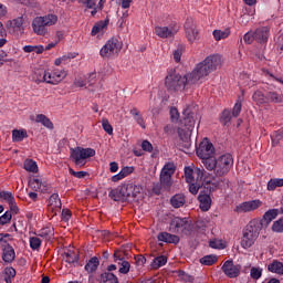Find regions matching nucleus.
<instances>
[{
  "mask_svg": "<svg viewBox=\"0 0 283 283\" xmlns=\"http://www.w3.org/2000/svg\"><path fill=\"white\" fill-rule=\"evenodd\" d=\"M196 83H198V80H196V73L193 71L184 76L180 73H176V71H170L165 78V85L168 92H185L186 87H191Z\"/></svg>",
  "mask_w": 283,
  "mask_h": 283,
  "instance_id": "f257e3e1",
  "label": "nucleus"
},
{
  "mask_svg": "<svg viewBox=\"0 0 283 283\" xmlns=\"http://www.w3.org/2000/svg\"><path fill=\"white\" fill-rule=\"evenodd\" d=\"M233 168V155L226 153L219 156L217 159H208L206 161V169L213 171L217 178L227 176Z\"/></svg>",
  "mask_w": 283,
  "mask_h": 283,
  "instance_id": "f03ea898",
  "label": "nucleus"
},
{
  "mask_svg": "<svg viewBox=\"0 0 283 283\" xmlns=\"http://www.w3.org/2000/svg\"><path fill=\"white\" fill-rule=\"evenodd\" d=\"M193 109H196V106L190 105L182 111L184 118L180 120V124L184 128H178L179 138L186 143L187 148L191 145L189 139L191 138V132L196 127V119L193 118L196 112Z\"/></svg>",
  "mask_w": 283,
  "mask_h": 283,
  "instance_id": "7ed1b4c3",
  "label": "nucleus"
},
{
  "mask_svg": "<svg viewBox=\"0 0 283 283\" xmlns=\"http://www.w3.org/2000/svg\"><path fill=\"white\" fill-rule=\"evenodd\" d=\"M222 65V56L219 54H212L207 56L202 62L198 63L192 70L195 72V81H200L206 76H209L211 72H216L218 67Z\"/></svg>",
  "mask_w": 283,
  "mask_h": 283,
  "instance_id": "20e7f679",
  "label": "nucleus"
},
{
  "mask_svg": "<svg viewBox=\"0 0 283 283\" xmlns=\"http://www.w3.org/2000/svg\"><path fill=\"white\" fill-rule=\"evenodd\" d=\"M262 231V221L258 219L251 220L243 229V237L241 239L242 249H251L255 244V240L260 238Z\"/></svg>",
  "mask_w": 283,
  "mask_h": 283,
  "instance_id": "39448f33",
  "label": "nucleus"
},
{
  "mask_svg": "<svg viewBox=\"0 0 283 283\" xmlns=\"http://www.w3.org/2000/svg\"><path fill=\"white\" fill-rule=\"evenodd\" d=\"M70 151L71 159L78 167L85 166L87 158H94V156H96V150L94 148H83L77 146L75 148H71Z\"/></svg>",
  "mask_w": 283,
  "mask_h": 283,
  "instance_id": "423d86ee",
  "label": "nucleus"
},
{
  "mask_svg": "<svg viewBox=\"0 0 283 283\" xmlns=\"http://www.w3.org/2000/svg\"><path fill=\"white\" fill-rule=\"evenodd\" d=\"M197 156L201 158L202 164L207 167V160H213V156L216 155V147L213 144L209 142V138H205L197 147Z\"/></svg>",
  "mask_w": 283,
  "mask_h": 283,
  "instance_id": "0eeeda50",
  "label": "nucleus"
},
{
  "mask_svg": "<svg viewBox=\"0 0 283 283\" xmlns=\"http://www.w3.org/2000/svg\"><path fill=\"white\" fill-rule=\"evenodd\" d=\"M120 50H123V42L116 38H112L101 49L99 54L103 59H112V56H116Z\"/></svg>",
  "mask_w": 283,
  "mask_h": 283,
  "instance_id": "6e6552de",
  "label": "nucleus"
},
{
  "mask_svg": "<svg viewBox=\"0 0 283 283\" xmlns=\"http://www.w3.org/2000/svg\"><path fill=\"white\" fill-rule=\"evenodd\" d=\"M169 229L172 233L189 235L191 233V222L187 218L175 217L170 221Z\"/></svg>",
  "mask_w": 283,
  "mask_h": 283,
  "instance_id": "1a4fd4ad",
  "label": "nucleus"
},
{
  "mask_svg": "<svg viewBox=\"0 0 283 283\" xmlns=\"http://www.w3.org/2000/svg\"><path fill=\"white\" fill-rule=\"evenodd\" d=\"M185 36L188 43H196L200 39V31L193 18H188L184 24Z\"/></svg>",
  "mask_w": 283,
  "mask_h": 283,
  "instance_id": "9d476101",
  "label": "nucleus"
},
{
  "mask_svg": "<svg viewBox=\"0 0 283 283\" xmlns=\"http://www.w3.org/2000/svg\"><path fill=\"white\" fill-rule=\"evenodd\" d=\"M67 76V71L54 69L53 71H46V73L43 74V78L45 80V83H49V85H59L61 81H63Z\"/></svg>",
  "mask_w": 283,
  "mask_h": 283,
  "instance_id": "9b49d317",
  "label": "nucleus"
},
{
  "mask_svg": "<svg viewBox=\"0 0 283 283\" xmlns=\"http://www.w3.org/2000/svg\"><path fill=\"white\" fill-rule=\"evenodd\" d=\"M29 187L33 191H40V193H52V185H50L45 179H29Z\"/></svg>",
  "mask_w": 283,
  "mask_h": 283,
  "instance_id": "f8f14e48",
  "label": "nucleus"
},
{
  "mask_svg": "<svg viewBox=\"0 0 283 283\" xmlns=\"http://www.w3.org/2000/svg\"><path fill=\"white\" fill-rule=\"evenodd\" d=\"M222 271L227 277H238L240 275V271H242V265L240 264H233L232 260H228L222 265Z\"/></svg>",
  "mask_w": 283,
  "mask_h": 283,
  "instance_id": "ddd939ff",
  "label": "nucleus"
},
{
  "mask_svg": "<svg viewBox=\"0 0 283 283\" xmlns=\"http://www.w3.org/2000/svg\"><path fill=\"white\" fill-rule=\"evenodd\" d=\"M262 207V202L256 199L252 201H244L235 207L234 211L237 213H249L250 211H255V209H260Z\"/></svg>",
  "mask_w": 283,
  "mask_h": 283,
  "instance_id": "4468645a",
  "label": "nucleus"
},
{
  "mask_svg": "<svg viewBox=\"0 0 283 283\" xmlns=\"http://www.w3.org/2000/svg\"><path fill=\"white\" fill-rule=\"evenodd\" d=\"M23 22H24L23 17H18L13 20H9L6 24L7 30H9L11 34H23L25 30L23 28Z\"/></svg>",
  "mask_w": 283,
  "mask_h": 283,
  "instance_id": "2eb2a0df",
  "label": "nucleus"
},
{
  "mask_svg": "<svg viewBox=\"0 0 283 283\" xmlns=\"http://www.w3.org/2000/svg\"><path fill=\"white\" fill-rule=\"evenodd\" d=\"M109 198L114 200L115 202H125V200L129 199V196L127 195V186L126 184L123 186H119L116 189H113L109 192Z\"/></svg>",
  "mask_w": 283,
  "mask_h": 283,
  "instance_id": "dca6fc26",
  "label": "nucleus"
},
{
  "mask_svg": "<svg viewBox=\"0 0 283 283\" xmlns=\"http://www.w3.org/2000/svg\"><path fill=\"white\" fill-rule=\"evenodd\" d=\"M171 185H174L171 178H160L158 181L153 184V191L156 196H160V192L169 190Z\"/></svg>",
  "mask_w": 283,
  "mask_h": 283,
  "instance_id": "f3484780",
  "label": "nucleus"
},
{
  "mask_svg": "<svg viewBox=\"0 0 283 283\" xmlns=\"http://www.w3.org/2000/svg\"><path fill=\"white\" fill-rule=\"evenodd\" d=\"M178 30H176L172 25L169 27H155V34L159 36V39H171V36H176Z\"/></svg>",
  "mask_w": 283,
  "mask_h": 283,
  "instance_id": "a211bd4d",
  "label": "nucleus"
},
{
  "mask_svg": "<svg viewBox=\"0 0 283 283\" xmlns=\"http://www.w3.org/2000/svg\"><path fill=\"white\" fill-rule=\"evenodd\" d=\"M33 32L39 36H45L48 34V27L41 17H36L32 21Z\"/></svg>",
  "mask_w": 283,
  "mask_h": 283,
  "instance_id": "6ab92c4d",
  "label": "nucleus"
},
{
  "mask_svg": "<svg viewBox=\"0 0 283 283\" xmlns=\"http://www.w3.org/2000/svg\"><path fill=\"white\" fill-rule=\"evenodd\" d=\"M185 178H205V168L196 167L195 165L184 168Z\"/></svg>",
  "mask_w": 283,
  "mask_h": 283,
  "instance_id": "aec40b11",
  "label": "nucleus"
},
{
  "mask_svg": "<svg viewBox=\"0 0 283 283\" xmlns=\"http://www.w3.org/2000/svg\"><path fill=\"white\" fill-rule=\"evenodd\" d=\"M269 32H271L269 27L258 28L254 31V41H256V43H266V41H269Z\"/></svg>",
  "mask_w": 283,
  "mask_h": 283,
  "instance_id": "412c9836",
  "label": "nucleus"
},
{
  "mask_svg": "<svg viewBox=\"0 0 283 283\" xmlns=\"http://www.w3.org/2000/svg\"><path fill=\"white\" fill-rule=\"evenodd\" d=\"M17 258V252L12 245L7 244L2 249V260L6 264H12L13 260Z\"/></svg>",
  "mask_w": 283,
  "mask_h": 283,
  "instance_id": "4be33fe9",
  "label": "nucleus"
},
{
  "mask_svg": "<svg viewBox=\"0 0 283 283\" xmlns=\"http://www.w3.org/2000/svg\"><path fill=\"white\" fill-rule=\"evenodd\" d=\"M61 207H63V203H61V198H59V193L51 195L49 199V209L56 216L59 211H61Z\"/></svg>",
  "mask_w": 283,
  "mask_h": 283,
  "instance_id": "5701e85b",
  "label": "nucleus"
},
{
  "mask_svg": "<svg viewBox=\"0 0 283 283\" xmlns=\"http://www.w3.org/2000/svg\"><path fill=\"white\" fill-rule=\"evenodd\" d=\"M199 207L201 211H209L211 209V196L206 192H200L198 196Z\"/></svg>",
  "mask_w": 283,
  "mask_h": 283,
  "instance_id": "b1692460",
  "label": "nucleus"
},
{
  "mask_svg": "<svg viewBox=\"0 0 283 283\" xmlns=\"http://www.w3.org/2000/svg\"><path fill=\"white\" fill-rule=\"evenodd\" d=\"M186 182L188 184V189L192 196H198V191H200V188L202 187V179L186 178Z\"/></svg>",
  "mask_w": 283,
  "mask_h": 283,
  "instance_id": "393cba45",
  "label": "nucleus"
},
{
  "mask_svg": "<svg viewBox=\"0 0 283 283\" xmlns=\"http://www.w3.org/2000/svg\"><path fill=\"white\" fill-rule=\"evenodd\" d=\"M157 238L159 242H167L168 244H178L180 242V237L168 232H160Z\"/></svg>",
  "mask_w": 283,
  "mask_h": 283,
  "instance_id": "a878e982",
  "label": "nucleus"
},
{
  "mask_svg": "<svg viewBox=\"0 0 283 283\" xmlns=\"http://www.w3.org/2000/svg\"><path fill=\"white\" fill-rule=\"evenodd\" d=\"M35 235H38V238H43V240H45L46 242H50V240L54 238V227L46 226L39 230L38 233H35Z\"/></svg>",
  "mask_w": 283,
  "mask_h": 283,
  "instance_id": "bb28decb",
  "label": "nucleus"
},
{
  "mask_svg": "<svg viewBox=\"0 0 283 283\" xmlns=\"http://www.w3.org/2000/svg\"><path fill=\"white\" fill-rule=\"evenodd\" d=\"M266 103H273L274 105H280L283 103V94L275 91H269L266 93Z\"/></svg>",
  "mask_w": 283,
  "mask_h": 283,
  "instance_id": "cd10ccee",
  "label": "nucleus"
},
{
  "mask_svg": "<svg viewBox=\"0 0 283 283\" xmlns=\"http://www.w3.org/2000/svg\"><path fill=\"white\" fill-rule=\"evenodd\" d=\"M14 277H17V270H14V268L12 266L6 268L1 273V279L6 283H12V280H14Z\"/></svg>",
  "mask_w": 283,
  "mask_h": 283,
  "instance_id": "c85d7f7f",
  "label": "nucleus"
},
{
  "mask_svg": "<svg viewBox=\"0 0 283 283\" xmlns=\"http://www.w3.org/2000/svg\"><path fill=\"white\" fill-rule=\"evenodd\" d=\"M176 174V165L174 163H167L161 169L160 178H171Z\"/></svg>",
  "mask_w": 283,
  "mask_h": 283,
  "instance_id": "c756f323",
  "label": "nucleus"
},
{
  "mask_svg": "<svg viewBox=\"0 0 283 283\" xmlns=\"http://www.w3.org/2000/svg\"><path fill=\"white\" fill-rule=\"evenodd\" d=\"M99 265H101V260H98L97 256H93L87 261L84 269L88 273H95V271H97Z\"/></svg>",
  "mask_w": 283,
  "mask_h": 283,
  "instance_id": "7c9ffc66",
  "label": "nucleus"
},
{
  "mask_svg": "<svg viewBox=\"0 0 283 283\" xmlns=\"http://www.w3.org/2000/svg\"><path fill=\"white\" fill-rule=\"evenodd\" d=\"M24 138H28V130L25 129H13L12 130V142L22 143Z\"/></svg>",
  "mask_w": 283,
  "mask_h": 283,
  "instance_id": "2f4dec72",
  "label": "nucleus"
},
{
  "mask_svg": "<svg viewBox=\"0 0 283 283\" xmlns=\"http://www.w3.org/2000/svg\"><path fill=\"white\" fill-rule=\"evenodd\" d=\"M126 189L128 198H136V196L143 191V187L134 184H126Z\"/></svg>",
  "mask_w": 283,
  "mask_h": 283,
  "instance_id": "473e14b6",
  "label": "nucleus"
},
{
  "mask_svg": "<svg viewBox=\"0 0 283 283\" xmlns=\"http://www.w3.org/2000/svg\"><path fill=\"white\" fill-rule=\"evenodd\" d=\"M23 167L25 171H29V174H38L39 172V165H36V161L34 159H25Z\"/></svg>",
  "mask_w": 283,
  "mask_h": 283,
  "instance_id": "72a5a7b5",
  "label": "nucleus"
},
{
  "mask_svg": "<svg viewBox=\"0 0 283 283\" xmlns=\"http://www.w3.org/2000/svg\"><path fill=\"white\" fill-rule=\"evenodd\" d=\"M272 147H277L281 143H283V128L275 130L271 134Z\"/></svg>",
  "mask_w": 283,
  "mask_h": 283,
  "instance_id": "f704fd0d",
  "label": "nucleus"
},
{
  "mask_svg": "<svg viewBox=\"0 0 283 283\" xmlns=\"http://www.w3.org/2000/svg\"><path fill=\"white\" fill-rule=\"evenodd\" d=\"M268 271H270V273H276L277 275H283V263L280 261H273L268 265Z\"/></svg>",
  "mask_w": 283,
  "mask_h": 283,
  "instance_id": "c9c22d12",
  "label": "nucleus"
},
{
  "mask_svg": "<svg viewBox=\"0 0 283 283\" xmlns=\"http://www.w3.org/2000/svg\"><path fill=\"white\" fill-rule=\"evenodd\" d=\"M186 200H185V195L182 193H178L175 195L174 197H171L170 199V205L175 208V209H180V207H182L185 205Z\"/></svg>",
  "mask_w": 283,
  "mask_h": 283,
  "instance_id": "e433bc0d",
  "label": "nucleus"
},
{
  "mask_svg": "<svg viewBox=\"0 0 283 283\" xmlns=\"http://www.w3.org/2000/svg\"><path fill=\"white\" fill-rule=\"evenodd\" d=\"M35 123H41V125H43L48 129H54V124L52 123V120H50V118H48V116L43 114L36 115Z\"/></svg>",
  "mask_w": 283,
  "mask_h": 283,
  "instance_id": "4c0bfd02",
  "label": "nucleus"
},
{
  "mask_svg": "<svg viewBox=\"0 0 283 283\" xmlns=\"http://www.w3.org/2000/svg\"><path fill=\"white\" fill-rule=\"evenodd\" d=\"M280 216L279 209H270L263 214V220L266 222V224H271L275 218Z\"/></svg>",
  "mask_w": 283,
  "mask_h": 283,
  "instance_id": "58836bf2",
  "label": "nucleus"
},
{
  "mask_svg": "<svg viewBox=\"0 0 283 283\" xmlns=\"http://www.w3.org/2000/svg\"><path fill=\"white\" fill-rule=\"evenodd\" d=\"M109 23V20H101L99 22H96L95 25H93L91 34L92 36H96V34H98V32H101L102 30H105V28H107V24Z\"/></svg>",
  "mask_w": 283,
  "mask_h": 283,
  "instance_id": "ea45409f",
  "label": "nucleus"
},
{
  "mask_svg": "<svg viewBox=\"0 0 283 283\" xmlns=\"http://www.w3.org/2000/svg\"><path fill=\"white\" fill-rule=\"evenodd\" d=\"M101 283H118V276L112 272L101 274Z\"/></svg>",
  "mask_w": 283,
  "mask_h": 283,
  "instance_id": "a19ab883",
  "label": "nucleus"
},
{
  "mask_svg": "<svg viewBox=\"0 0 283 283\" xmlns=\"http://www.w3.org/2000/svg\"><path fill=\"white\" fill-rule=\"evenodd\" d=\"M63 259L67 264H74L75 262H78V254L72 250H67L63 253Z\"/></svg>",
  "mask_w": 283,
  "mask_h": 283,
  "instance_id": "79ce46f5",
  "label": "nucleus"
},
{
  "mask_svg": "<svg viewBox=\"0 0 283 283\" xmlns=\"http://www.w3.org/2000/svg\"><path fill=\"white\" fill-rule=\"evenodd\" d=\"M41 19L44 20L46 28L56 25V23L59 22V15H56L54 13H49L46 15H43V17H41Z\"/></svg>",
  "mask_w": 283,
  "mask_h": 283,
  "instance_id": "37998d69",
  "label": "nucleus"
},
{
  "mask_svg": "<svg viewBox=\"0 0 283 283\" xmlns=\"http://www.w3.org/2000/svg\"><path fill=\"white\" fill-rule=\"evenodd\" d=\"M203 191L202 193H211L212 191H216L218 189V184L211 181V180H205L202 181Z\"/></svg>",
  "mask_w": 283,
  "mask_h": 283,
  "instance_id": "c03bdc74",
  "label": "nucleus"
},
{
  "mask_svg": "<svg viewBox=\"0 0 283 283\" xmlns=\"http://www.w3.org/2000/svg\"><path fill=\"white\" fill-rule=\"evenodd\" d=\"M165 264H167V256L160 255L153 260L150 266L154 270H158L160 266H165Z\"/></svg>",
  "mask_w": 283,
  "mask_h": 283,
  "instance_id": "a18cd8bd",
  "label": "nucleus"
},
{
  "mask_svg": "<svg viewBox=\"0 0 283 283\" xmlns=\"http://www.w3.org/2000/svg\"><path fill=\"white\" fill-rule=\"evenodd\" d=\"M252 98L256 103V105L266 104V94L264 95L262 91H255L252 95Z\"/></svg>",
  "mask_w": 283,
  "mask_h": 283,
  "instance_id": "49530a36",
  "label": "nucleus"
},
{
  "mask_svg": "<svg viewBox=\"0 0 283 283\" xmlns=\"http://www.w3.org/2000/svg\"><path fill=\"white\" fill-rule=\"evenodd\" d=\"M134 169L135 168L133 166H126L122 168L119 174L113 176L112 178H127V176H132V174H134Z\"/></svg>",
  "mask_w": 283,
  "mask_h": 283,
  "instance_id": "de8ad7c7",
  "label": "nucleus"
},
{
  "mask_svg": "<svg viewBox=\"0 0 283 283\" xmlns=\"http://www.w3.org/2000/svg\"><path fill=\"white\" fill-rule=\"evenodd\" d=\"M277 187H283V179H270L268 182V191H275Z\"/></svg>",
  "mask_w": 283,
  "mask_h": 283,
  "instance_id": "09e8293b",
  "label": "nucleus"
},
{
  "mask_svg": "<svg viewBox=\"0 0 283 283\" xmlns=\"http://www.w3.org/2000/svg\"><path fill=\"white\" fill-rule=\"evenodd\" d=\"M216 262H218V256L216 255H206L200 259V264H203V266H212Z\"/></svg>",
  "mask_w": 283,
  "mask_h": 283,
  "instance_id": "8fccbe9b",
  "label": "nucleus"
},
{
  "mask_svg": "<svg viewBox=\"0 0 283 283\" xmlns=\"http://www.w3.org/2000/svg\"><path fill=\"white\" fill-rule=\"evenodd\" d=\"M214 41H222V39H227V36H229V34H231V32L229 30H214L212 32Z\"/></svg>",
  "mask_w": 283,
  "mask_h": 283,
  "instance_id": "3c124183",
  "label": "nucleus"
},
{
  "mask_svg": "<svg viewBox=\"0 0 283 283\" xmlns=\"http://www.w3.org/2000/svg\"><path fill=\"white\" fill-rule=\"evenodd\" d=\"M102 127H103L104 132H106V134H108V136L114 135V127L112 126V124H109V120L107 118L102 119Z\"/></svg>",
  "mask_w": 283,
  "mask_h": 283,
  "instance_id": "603ef678",
  "label": "nucleus"
},
{
  "mask_svg": "<svg viewBox=\"0 0 283 283\" xmlns=\"http://www.w3.org/2000/svg\"><path fill=\"white\" fill-rule=\"evenodd\" d=\"M30 242V248L32 249V251H39V249H41V240L39 239V237H31L29 239Z\"/></svg>",
  "mask_w": 283,
  "mask_h": 283,
  "instance_id": "864d4df0",
  "label": "nucleus"
},
{
  "mask_svg": "<svg viewBox=\"0 0 283 283\" xmlns=\"http://www.w3.org/2000/svg\"><path fill=\"white\" fill-rule=\"evenodd\" d=\"M272 231L274 233H283V218L274 221L272 224Z\"/></svg>",
  "mask_w": 283,
  "mask_h": 283,
  "instance_id": "5fc2aeb1",
  "label": "nucleus"
},
{
  "mask_svg": "<svg viewBox=\"0 0 283 283\" xmlns=\"http://www.w3.org/2000/svg\"><path fill=\"white\" fill-rule=\"evenodd\" d=\"M118 264H120L119 273H122L123 275H127V273H129V269H132V264L129 263V261H122L118 262Z\"/></svg>",
  "mask_w": 283,
  "mask_h": 283,
  "instance_id": "6e6d98bb",
  "label": "nucleus"
},
{
  "mask_svg": "<svg viewBox=\"0 0 283 283\" xmlns=\"http://www.w3.org/2000/svg\"><path fill=\"white\" fill-rule=\"evenodd\" d=\"M220 122L227 125V123L231 122V111L224 109L221 114Z\"/></svg>",
  "mask_w": 283,
  "mask_h": 283,
  "instance_id": "4d7b16f0",
  "label": "nucleus"
},
{
  "mask_svg": "<svg viewBox=\"0 0 283 283\" xmlns=\"http://www.w3.org/2000/svg\"><path fill=\"white\" fill-rule=\"evenodd\" d=\"M69 174L73 176L74 178H85L90 176V172L87 171H75L74 169L70 168Z\"/></svg>",
  "mask_w": 283,
  "mask_h": 283,
  "instance_id": "13d9d810",
  "label": "nucleus"
},
{
  "mask_svg": "<svg viewBox=\"0 0 283 283\" xmlns=\"http://www.w3.org/2000/svg\"><path fill=\"white\" fill-rule=\"evenodd\" d=\"M250 275H251L252 280H260V277H262V269L252 268L250 270Z\"/></svg>",
  "mask_w": 283,
  "mask_h": 283,
  "instance_id": "bf43d9fd",
  "label": "nucleus"
},
{
  "mask_svg": "<svg viewBox=\"0 0 283 283\" xmlns=\"http://www.w3.org/2000/svg\"><path fill=\"white\" fill-rule=\"evenodd\" d=\"M77 2L82 3V6H85L87 10L96 8V0H77Z\"/></svg>",
  "mask_w": 283,
  "mask_h": 283,
  "instance_id": "052dcab7",
  "label": "nucleus"
},
{
  "mask_svg": "<svg viewBox=\"0 0 283 283\" xmlns=\"http://www.w3.org/2000/svg\"><path fill=\"white\" fill-rule=\"evenodd\" d=\"M9 242H12V235L8 233H0V244H2L6 248V245H8Z\"/></svg>",
  "mask_w": 283,
  "mask_h": 283,
  "instance_id": "680f3d73",
  "label": "nucleus"
},
{
  "mask_svg": "<svg viewBox=\"0 0 283 283\" xmlns=\"http://www.w3.org/2000/svg\"><path fill=\"white\" fill-rule=\"evenodd\" d=\"M115 262H125V252L123 250H116L114 252Z\"/></svg>",
  "mask_w": 283,
  "mask_h": 283,
  "instance_id": "e2e57ef3",
  "label": "nucleus"
},
{
  "mask_svg": "<svg viewBox=\"0 0 283 283\" xmlns=\"http://www.w3.org/2000/svg\"><path fill=\"white\" fill-rule=\"evenodd\" d=\"M12 220V212L7 211L4 214L0 217V224H8Z\"/></svg>",
  "mask_w": 283,
  "mask_h": 283,
  "instance_id": "0e129e2a",
  "label": "nucleus"
},
{
  "mask_svg": "<svg viewBox=\"0 0 283 283\" xmlns=\"http://www.w3.org/2000/svg\"><path fill=\"white\" fill-rule=\"evenodd\" d=\"M146 263H147V259L145 258V255L143 254L135 255V264H137V266H145Z\"/></svg>",
  "mask_w": 283,
  "mask_h": 283,
  "instance_id": "69168bd1",
  "label": "nucleus"
},
{
  "mask_svg": "<svg viewBox=\"0 0 283 283\" xmlns=\"http://www.w3.org/2000/svg\"><path fill=\"white\" fill-rule=\"evenodd\" d=\"M1 198L2 200H6L8 203L14 200V197L12 196V193L8 191H0V199Z\"/></svg>",
  "mask_w": 283,
  "mask_h": 283,
  "instance_id": "338daca9",
  "label": "nucleus"
},
{
  "mask_svg": "<svg viewBox=\"0 0 283 283\" xmlns=\"http://www.w3.org/2000/svg\"><path fill=\"white\" fill-rule=\"evenodd\" d=\"M142 149L143 151H148V154H151L154 151V146L149 143V140H143Z\"/></svg>",
  "mask_w": 283,
  "mask_h": 283,
  "instance_id": "774afa93",
  "label": "nucleus"
}]
</instances>
